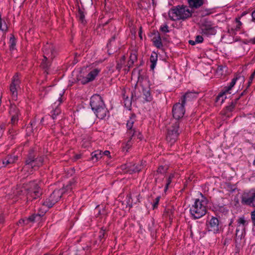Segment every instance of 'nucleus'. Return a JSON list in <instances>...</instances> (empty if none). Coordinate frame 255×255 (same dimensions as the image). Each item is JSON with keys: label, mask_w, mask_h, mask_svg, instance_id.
I'll list each match as a JSON object with an SVG mask.
<instances>
[{"label": "nucleus", "mask_w": 255, "mask_h": 255, "mask_svg": "<svg viewBox=\"0 0 255 255\" xmlns=\"http://www.w3.org/2000/svg\"><path fill=\"white\" fill-rule=\"evenodd\" d=\"M253 21H255V10L252 14Z\"/></svg>", "instance_id": "obj_54"}, {"label": "nucleus", "mask_w": 255, "mask_h": 255, "mask_svg": "<svg viewBox=\"0 0 255 255\" xmlns=\"http://www.w3.org/2000/svg\"><path fill=\"white\" fill-rule=\"evenodd\" d=\"M77 16L81 23H85V14L84 13V12L81 9H79L78 12L77 14Z\"/></svg>", "instance_id": "obj_29"}, {"label": "nucleus", "mask_w": 255, "mask_h": 255, "mask_svg": "<svg viewBox=\"0 0 255 255\" xmlns=\"http://www.w3.org/2000/svg\"><path fill=\"white\" fill-rule=\"evenodd\" d=\"M180 19H185L191 16L192 11L187 6L177 7Z\"/></svg>", "instance_id": "obj_13"}, {"label": "nucleus", "mask_w": 255, "mask_h": 255, "mask_svg": "<svg viewBox=\"0 0 255 255\" xmlns=\"http://www.w3.org/2000/svg\"><path fill=\"white\" fill-rule=\"evenodd\" d=\"M238 223L240 225H243V226H245L246 223V221L245 220L244 217H241L239 218L238 220Z\"/></svg>", "instance_id": "obj_38"}, {"label": "nucleus", "mask_w": 255, "mask_h": 255, "mask_svg": "<svg viewBox=\"0 0 255 255\" xmlns=\"http://www.w3.org/2000/svg\"><path fill=\"white\" fill-rule=\"evenodd\" d=\"M21 1H24L25 0H20Z\"/></svg>", "instance_id": "obj_58"}, {"label": "nucleus", "mask_w": 255, "mask_h": 255, "mask_svg": "<svg viewBox=\"0 0 255 255\" xmlns=\"http://www.w3.org/2000/svg\"><path fill=\"white\" fill-rule=\"evenodd\" d=\"M39 215H32L28 218L20 220L18 223L19 224L21 225H28L31 222H34L36 218H39Z\"/></svg>", "instance_id": "obj_21"}, {"label": "nucleus", "mask_w": 255, "mask_h": 255, "mask_svg": "<svg viewBox=\"0 0 255 255\" xmlns=\"http://www.w3.org/2000/svg\"><path fill=\"white\" fill-rule=\"evenodd\" d=\"M249 42L253 44H255V37L249 40Z\"/></svg>", "instance_id": "obj_52"}, {"label": "nucleus", "mask_w": 255, "mask_h": 255, "mask_svg": "<svg viewBox=\"0 0 255 255\" xmlns=\"http://www.w3.org/2000/svg\"><path fill=\"white\" fill-rule=\"evenodd\" d=\"M160 30L163 33L168 32V26L167 24H164L161 25L160 27Z\"/></svg>", "instance_id": "obj_34"}, {"label": "nucleus", "mask_w": 255, "mask_h": 255, "mask_svg": "<svg viewBox=\"0 0 255 255\" xmlns=\"http://www.w3.org/2000/svg\"><path fill=\"white\" fill-rule=\"evenodd\" d=\"M216 32V30L214 28L211 27L208 25V35H214L215 34Z\"/></svg>", "instance_id": "obj_40"}, {"label": "nucleus", "mask_w": 255, "mask_h": 255, "mask_svg": "<svg viewBox=\"0 0 255 255\" xmlns=\"http://www.w3.org/2000/svg\"><path fill=\"white\" fill-rule=\"evenodd\" d=\"M203 38L202 37V36L198 35L196 37L195 42H196L197 43H201L203 41Z\"/></svg>", "instance_id": "obj_43"}, {"label": "nucleus", "mask_w": 255, "mask_h": 255, "mask_svg": "<svg viewBox=\"0 0 255 255\" xmlns=\"http://www.w3.org/2000/svg\"><path fill=\"white\" fill-rule=\"evenodd\" d=\"M152 42L155 46L158 48H161L162 47V43L161 42V39L160 35L158 34L157 36H155L152 39Z\"/></svg>", "instance_id": "obj_24"}, {"label": "nucleus", "mask_w": 255, "mask_h": 255, "mask_svg": "<svg viewBox=\"0 0 255 255\" xmlns=\"http://www.w3.org/2000/svg\"><path fill=\"white\" fill-rule=\"evenodd\" d=\"M107 156L109 159H111L112 158V156L111 155L110 152L109 150H105L104 152L102 151V156Z\"/></svg>", "instance_id": "obj_39"}, {"label": "nucleus", "mask_w": 255, "mask_h": 255, "mask_svg": "<svg viewBox=\"0 0 255 255\" xmlns=\"http://www.w3.org/2000/svg\"><path fill=\"white\" fill-rule=\"evenodd\" d=\"M100 71L101 70L99 68L92 69L86 76L80 78L79 80L82 84H86L94 80L99 75Z\"/></svg>", "instance_id": "obj_8"}, {"label": "nucleus", "mask_w": 255, "mask_h": 255, "mask_svg": "<svg viewBox=\"0 0 255 255\" xmlns=\"http://www.w3.org/2000/svg\"><path fill=\"white\" fill-rule=\"evenodd\" d=\"M136 138L138 139L137 137H136L135 138V139ZM132 139H133L134 140V138L131 136V137L130 138V139H129L127 141L126 145L123 147L124 151H126V152H128V149L130 148V147L131 146V145H132V143H131V141Z\"/></svg>", "instance_id": "obj_31"}, {"label": "nucleus", "mask_w": 255, "mask_h": 255, "mask_svg": "<svg viewBox=\"0 0 255 255\" xmlns=\"http://www.w3.org/2000/svg\"><path fill=\"white\" fill-rule=\"evenodd\" d=\"M219 221L217 218L213 217L210 222V229L208 228V232H212L216 233L219 231Z\"/></svg>", "instance_id": "obj_16"}, {"label": "nucleus", "mask_w": 255, "mask_h": 255, "mask_svg": "<svg viewBox=\"0 0 255 255\" xmlns=\"http://www.w3.org/2000/svg\"><path fill=\"white\" fill-rule=\"evenodd\" d=\"M179 124L178 122L176 121L174 123H173L172 126L169 128L168 129V133H174V131L176 130H178Z\"/></svg>", "instance_id": "obj_27"}, {"label": "nucleus", "mask_w": 255, "mask_h": 255, "mask_svg": "<svg viewBox=\"0 0 255 255\" xmlns=\"http://www.w3.org/2000/svg\"><path fill=\"white\" fill-rule=\"evenodd\" d=\"M137 59V56L135 52L132 53L130 54L129 57V60L128 62V67H130L133 64L134 62Z\"/></svg>", "instance_id": "obj_28"}, {"label": "nucleus", "mask_w": 255, "mask_h": 255, "mask_svg": "<svg viewBox=\"0 0 255 255\" xmlns=\"http://www.w3.org/2000/svg\"><path fill=\"white\" fill-rule=\"evenodd\" d=\"M252 220L254 225L255 226V210L251 213Z\"/></svg>", "instance_id": "obj_47"}, {"label": "nucleus", "mask_w": 255, "mask_h": 255, "mask_svg": "<svg viewBox=\"0 0 255 255\" xmlns=\"http://www.w3.org/2000/svg\"><path fill=\"white\" fill-rule=\"evenodd\" d=\"M143 94L145 97V100L147 101H149L151 100V98L150 97V93L149 91L146 89L143 90Z\"/></svg>", "instance_id": "obj_33"}, {"label": "nucleus", "mask_w": 255, "mask_h": 255, "mask_svg": "<svg viewBox=\"0 0 255 255\" xmlns=\"http://www.w3.org/2000/svg\"><path fill=\"white\" fill-rule=\"evenodd\" d=\"M9 113L11 117V124L12 125H15L17 123L20 115L19 109L15 105H11Z\"/></svg>", "instance_id": "obj_12"}, {"label": "nucleus", "mask_w": 255, "mask_h": 255, "mask_svg": "<svg viewBox=\"0 0 255 255\" xmlns=\"http://www.w3.org/2000/svg\"><path fill=\"white\" fill-rule=\"evenodd\" d=\"M236 235L237 237H238L240 239H242V237L243 236V233L242 231L240 233V229L238 228L236 230Z\"/></svg>", "instance_id": "obj_46"}, {"label": "nucleus", "mask_w": 255, "mask_h": 255, "mask_svg": "<svg viewBox=\"0 0 255 255\" xmlns=\"http://www.w3.org/2000/svg\"><path fill=\"white\" fill-rule=\"evenodd\" d=\"M159 197H157V198H156L155 202L152 204L153 209H155V208L157 207V205L159 203Z\"/></svg>", "instance_id": "obj_44"}, {"label": "nucleus", "mask_w": 255, "mask_h": 255, "mask_svg": "<svg viewBox=\"0 0 255 255\" xmlns=\"http://www.w3.org/2000/svg\"><path fill=\"white\" fill-rule=\"evenodd\" d=\"M31 129V127H30L27 128V129Z\"/></svg>", "instance_id": "obj_57"}, {"label": "nucleus", "mask_w": 255, "mask_h": 255, "mask_svg": "<svg viewBox=\"0 0 255 255\" xmlns=\"http://www.w3.org/2000/svg\"><path fill=\"white\" fill-rule=\"evenodd\" d=\"M255 71L252 74V75H251L250 77V79H249V80L248 81V87H249L251 83H252V81L255 77Z\"/></svg>", "instance_id": "obj_42"}, {"label": "nucleus", "mask_w": 255, "mask_h": 255, "mask_svg": "<svg viewBox=\"0 0 255 255\" xmlns=\"http://www.w3.org/2000/svg\"><path fill=\"white\" fill-rule=\"evenodd\" d=\"M27 196V199L29 200L36 199L37 197H39L41 194L38 185L34 182L29 184Z\"/></svg>", "instance_id": "obj_9"}, {"label": "nucleus", "mask_w": 255, "mask_h": 255, "mask_svg": "<svg viewBox=\"0 0 255 255\" xmlns=\"http://www.w3.org/2000/svg\"><path fill=\"white\" fill-rule=\"evenodd\" d=\"M185 104L181 103H176L173 107L172 113L173 116L176 119H179L184 115L185 110L184 109V106Z\"/></svg>", "instance_id": "obj_10"}, {"label": "nucleus", "mask_w": 255, "mask_h": 255, "mask_svg": "<svg viewBox=\"0 0 255 255\" xmlns=\"http://www.w3.org/2000/svg\"><path fill=\"white\" fill-rule=\"evenodd\" d=\"M188 3L190 7L198 8L203 3V0H188Z\"/></svg>", "instance_id": "obj_23"}, {"label": "nucleus", "mask_w": 255, "mask_h": 255, "mask_svg": "<svg viewBox=\"0 0 255 255\" xmlns=\"http://www.w3.org/2000/svg\"><path fill=\"white\" fill-rule=\"evenodd\" d=\"M207 201L196 199L190 208L191 216L194 219H198L205 215L207 212Z\"/></svg>", "instance_id": "obj_1"}, {"label": "nucleus", "mask_w": 255, "mask_h": 255, "mask_svg": "<svg viewBox=\"0 0 255 255\" xmlns=\"http://www.w3.org/2000/svg\"><path fill=\"white\" fill-rule=\"evenodd\" d=\"M125 102H127V104H128V105L130 104V100L128 99V97L126 98Z\"/></svg>", "instance_id": "obj_55"}, {"label": "nucleus", "mask_w": 255, "mask_h": 255, "mask_svg": "<svg viewBox=\"0 0 255 255\" xmlns=\"http://www.w3.org/2000/svg\"><path fill=\"white\" fill-rule=\"evenodd\" d=\"M92 159L94 161H97L102 157V151L96 150L92 153Z\"/></svg>", "instance_id": "obj_25"}, {"label": "nucleus", "mask_w": 255, "mask_h": 255, "mask_svg": "<svg viewBox=\"0 0 255 255\" xmlns=\"http://www.w3.org/2000/svg\"><path fill=\"white\" fill-rule=\"evenodd\" d=\"M189 43L192 45H194L196 43H197V42H195V40H190L189 41Z\"/></svg>", "instance_id": "obj_53"}, {"label": "nucleus", "mask_w": 255, "mask_h": 255, "mask_svg": "<svg viewBox=\"0 0 255 255\" xmlns=\"http://www.w3.org/2000/svg\"><path fill=\"white\" fill-rule=\"evenodd\" d=\"M43 57L44 59L42 62V65L43 68H47L48 66V64H46L45 60L48 59H52L55 55V51L53 46L51 43H46L43 47Z\"/></svg>", "instance_id": "obj_3"}, {"label": "nucleus", "mask_w": 255, "mask_h": 255, "mask_svg": "<svg viewBox=\"0 0 255 255\" xmlns=\"http://www.w3.org/2000/svg\"><path fill=\"white\" fill-rule=\"evenodd\" d=\"M7 30V26L5 21L1 18V15L0 14V30L6 31Z\"/></svg>", "instance_id": "obj_30"}, {"label": "nucleus", "mask_w": 255, "mask_h": 255, "mask_svg": "<svg viewBox=\"0 0 255 255\" xmlns=\"http://www.w3.org/2000/svg\"><path fill=\"white\" fill-rule=\"evenodd\" d=\"M105 236V232L104 231H102L101 232V235L99 236V238L100 239L103 238Z\"/></svg>", "instance_id": "obj_51"}, {"label": "nucleus", "mask_w": 255, "mask_h": 255, "mask_svg": "<svg viewBox=\"0 0 255 255\" xmlns=\"http://www.w3.org/2000/svg\"><path fill=\"white\" fill-rule=\"evenodd\" d=\"M20 80L17 74H15L12 79L11 83L9 86V91L12 98L16 100L17 98L18 90L20 89Z\"/></svg>", "instance_id": "obj_7"}, {"label": "nucleus", "mask_w": 255, "mask_h": 255, "mask_svg": "<svg viewBox=\"0 0 255 255\" xmlns=\"http://www.w3.org/2000/svg\"><path fill=\"white\" fill-rule=\"evenodd\" d=\"M60 113V110L59 108H56L54 110H53L52 112L51 117L53 119H54L56 116L59 115Z\"/></svg>", "instance_id": "obj_35"}, {"label": "nucleus", "mask_w": 255, "mask_h": 255, "mask_svg": "<svg viewBox=\"0 0 255 255\" xmlns=\"http://www.w3.org/2000/svg\"><path fill=\"white\" fill-rule=\"evenodd\" d=\"M237 79H238L237 77L234 78L232 79L231 82L230 84V85L227 87H225V89L224 91L222 93L220 94L218 96V97H217L218 100H222L221 102L222 103L223 102L224 99L226 98V97L225 96L226 93L229 92V91L234 86V85H235V84L236 83Z\"/></svg>", "instance_id": "obj_15"}, {"label": "nucleus", "mask_w": 255, "mask_h": 255, "mask_svg": "<svg viewBox=\"0 0 255 255\" xmlns=\"http://www.w3.org/2000/svg\"><path fill=\"white\" fill-rule=\"evenodd\" d=\"M168 16L169 18L173 21L180 19V17L178 14V9L177 7L171 9L168 11Z\"/></svg>", "instance_id": "obj_18"}, {"label": "nucleus", "mask_w": 255, "mask_h": 255, "mask_svg": "<svg viewBox=\"0 0 255 255\" xmlns=\"http://www.w3.org/2000/svg\"><path fill=\"white\" fill-rule=\"evenodd\" d=\"M246 14V13L245 12H243L242 15H241V16H243L244 15H245Z\"/></svg>", "instance_id": "obj_56"}, {"label": "nucleus", "mask_w": 255, "mask_h": 255, "mask_svg": "<svg viewBox=\"0 0 255 255\" xmlns=\"http://www.w3.org/2000/svg\"><path fill=\"white\" fill-rule=\"evenodd\" d=\"M142 165L141 164L135 165L134 164L130 163L128 165H125L123 166V169H126L128 168L126 172L131 174L133 172H136L140 171L142 169Z\"/></svg>", "instance_id": "obj_14"}, {"label": "nucleus", "mask_w": 255, "mask_h": 255, "mask_svg": "<svg viewBox=\"0 0 255 255\" xmlns=\"http://www.w3.org/2000/svg\"><path fill=\"white\" fill-rule=\"evenodd\" d=\"M236 20L237 22L236 30H238L240 29L242 23L238 18H236Z\"/></svg>", "instance_id": "obj_45"}, {"label": "nucleus", "mask_w": 255, "mask_h": 255, "mask_svg": "<svg viewBox=\"0 0 255 255\" xmlns=\"http://www.w3.org/2000/svg\"><path fill=\"white\" fill-rule=\"evenodd\" d=\"M166 170H167V168L166 167H164L163 166H160L158 168L157 172L158 173H163L165 172Z\"/></svg>", "instance_id": "obj_41"}, {"label": "nucleus", "mask_w": 255, "mask_h": 255, "mask_svg": "<svg viewBox=\"0 0 255 255\" xmlns=\"http://www.w3.org/2000/svg\"><path fill=\"white\" fill-rule=\"evenodd\" d=\"M74 182H70L66 187V190H71L72 189V185ZM65 189L54 190L49 197L43 202V205L48 208L52 207L61 198L62 195L65 192Z\"/></svg>", "instance_id": "obj_2"}, {"label": "nucleus", "mask_w": 255, "mask_h": 255, "mask_svg": "<svg viewBox=\"0 0 255 255\" xmlns=\"http://www.w3.org/2000/svg\"><path fill=\"white\" fill-rule=\"evenodd\" d=\"M5 126L4 125H0V137L2 136Z\"/></svg>", "instance_id": "obj_48"}, {"label": "nucleus", "mask_w": 255, "mask_h": 255, "mask_svg": "<svg viewBox=\"0 0 255 255\" xmlns=\"http://www.w3.org/2000/svg\"><path fill=\"white\" fill-rule=\"evenodd\" d=\"M43 160V157L40 156L37 158H34V157L30 155L26 160V163L23 170L25 171L29 168L35 169L42 165Z\"/></svg>", "instance_id": "obj_4"}, {"label": "nucleus", "mask_w": 255, "mask_h": 255, "mask_svg": "<svg viewBox=\"0 0 255 255\" xmlns=\"http://www.w3.org/2000/svg\"><path fill=\"white\" fill-rule=\"evenodd\" d=\"M241 202L244 205L255 207V190L245 192L242 195Z\"/></svg>", "instance_id": "obj_6"}, {"label": "nucleus", "mask_w": 255, "mask_h": 255, "mask_svg": "<svg viewBox=\"0 0 255 255\" xmlns=\"http://www.w3.org/2000/svg\"><path fill=\"white\" fill-rule=\"evenodd\" d=\"M63 94H64V92L62 91H61L60 92L59 95V97H58V103L57 104V103L55 102L54 105H55V106H58L62 102V98H61V97H62V95H63Z\"/></svg>", "instance_id": "obj_37"}, {"label": "nucleus", "mask_w": 255, "mask_h": 255, "mask_svg": "<svg viewBox=\"0 0 255 255\" xmlns=\"http://www.w3.org/2000/svg\"><path fill=\"white\" fill-rule=\"evenodd\" d=\"M150 61L151 63L150 68L152 70H153L156 66V62L157 61V55L154 53L152 54L150 57Z\"/></svg>", "instance_id": "obj_26"}, {"label": "nucleus", "mask_w": 255, "mask_h": 255, "mask_svg": "<svg viewBox=\"0 0 255 255\" xmlns=\"http://www.w3.org/2000/svg\"><path fill=\"white\" fill-rule=\"evenodd\" d=\"M244 230V228L243 227V228H242V230Z\"/></svg>", "instance_id": "obj_59"}, {"label": "nucleus", "mask_w": 255, "mask_h": 255, "mask_svg": "<svg viewBox=\"0 0 255 255\" xmlns=\"http://www.w3.org/2000/svg\"><path fill=\"white\" fill-rule=\"evenodd\" d=\"M17 159L16 156H8L4 159H2L1 162L4 166H6L9 164H13L14 163Z\"/></svg>", "instance_id": "obj_20"}, {"label": "nucleus", "mask_w": 255, "mask_h": 255, "mask_svg": "<svg viewBox=\"0 0 255 255\" xmlns=\"http://www.w3.org/2000/svg\"><path fill=\"white\" fill-rule=\"evenodd\" d=\"M15 132V131L14 130V129L12 128V129H9V130H8V133H9V134L10 135V136L11 137V138L12 139L13 138V136H14V135H13V133Z\"/></svg>", "instance_id": "obj_49"}, {"label": "nucleus", "mask_w": 255, "mask_h": 255, "mask_svg": "<svg viewBox=\"0 0 255 255\" xmlns=\"http://www.w3.org/2000/svg\"><path fill=\"white\" fill-rule=\"evenodd\" d=\"M179 134L178 130H176L174 131V133H169L167 132L166 139L167 141L172 144L174 143L177 139L178 135Z\"/></svg>", "instance_id": "obj_19"}, {"label": "nucleus", "mask_w": 255, "mask_h": 255, "mask_svg": "<svg viewBox=\"0 0 255 255\" xmlns=\"http://www.w3.org/2000/svg\"><path fill=\"white\" fill-rule=\"evenodd\" d=\"M135 121V116L134 115H132L129 119L127 121V123L128 132L129 135H131L134 138V139L137 137L139 140H141L142 136L140 132L139 131L135 130L133 126Z\"/></svg>", "instance_id": "obj_5"}, {"label": "nucleus", "mask_w": 255, "mask_h": 255, "mask_svg": "<svg viewBox=\"0 0 255 255\" xmlns=\"http://www.w3.org/2000/svg\"><path fill=\"white\" fill-rule=\"evenodd\" d=\"M173 175L171 174L169 176V177H168L166 179V180H165V188H164V191H166L167 190L169 185H170V184L171 182L172 179L173 178Z\"/></svg>", "instance_id": "obj_32"}, {"label": "nucleus", "mask_w": 255, "mask_h": 255, "mask_svg": "<svg viewBox=\"0 0 255 255\" xmlns=\"http://www.w3.org/2000/svg\"><path fill=\"white\" fill-rule=\"evenodd\" d=\"M197 94L193 92H187L185 95L183 96L181 99V101L183 104H185L186 101H189L191 99L195 98L197 97Z\"/></svg>", "instance_id": "obj_22"}, {"label": "nucleus", "mask_w": 255, "mask_h": 255, "mask_svg": "<svg viewBox=\"0 0 255 255\" xmlns=\"http://www.w3.org/2000/svg\"><path fill=\"white\" fill-rule=\"evenodd\" d=\"M90 105L93 111L103 107L104 104L101 96L99 95H93L91 98Z\"/></svg>", "instance_id": "obj_11"}, {"label": "nucleus", "mask_w": 255, "mask_h": 255, "mask_svg": "<svg viewBox=\"0 0 255 255\" xmlns=\"http://www.w3.org/2000/svg\"><path fill=\"white\" fill-rule=\"evenodd\" d=\"M94 111L96 116L100 119H103L108 114V111L105 108V105L103 107L102 106Z\"/></svg>", "instance_id": "obj_17"}, {"label": "nucleus", "mask_w": 255, "mask_h": 255, "mask_svg": "<svg viewBox=\"0 0 255 255\" xmlns=\"http://www.w3.org/2000/svg\"><path fill=\"white\" fill-rule=\"evenodd\" d=\"M235 30H236V29H234L233 28H231V29L228 30V32L230 34L233 35V34H235Z\"/></svg>", "instance_id": "obj_50"}, {"label": "nucleus", "mask_w": 255, "mask_h": 255, "mask_svg": "<svg viewBox=\"0 0 255 255\" xmlns=\"http://www.w3.org/2000/svg\"><path fill=\"white\" fill-rule=\"evenodd\" d=\"M10 49L11 50H14L15 47V41L14 38H10Z\"/></svg>", "instance_id": "obj_36"}]
</instances>
